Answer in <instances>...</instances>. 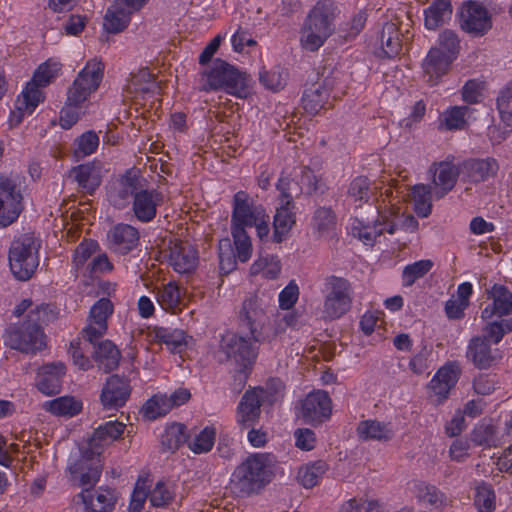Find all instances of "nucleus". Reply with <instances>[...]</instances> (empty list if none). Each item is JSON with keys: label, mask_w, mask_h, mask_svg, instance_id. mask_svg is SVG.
<instances>
[{"label": "nucleus", "mask_w": 512, "mask_h": 512, "mask_svg": "<svg viewBox=\"0 0 512 512\" xmlns=\"http://www.w3.org/2000/svg\"><path fill=\"white\" fill-rule=\"evenodd\" d=\"M201 91H223L244 99L250 94L251 78L246 72L217 58L199 72Z\"/></svg>", "instance_id": "1"}, {"label": "nucleus", "mask_w": 512, "mask_h": 512, "mask_svg": "<svg viewBox=\"0 0 512 512\" xmlns=\"http://www.w3.org/2000/svg\"><path fill=\"white\" fill-rule=\"evenodd\" d=\"M50 305L43 304L31 310L27 320L20 325L10 326L5 334L4 342L12 349L22 353L35 354L45 347V335L42 323L52 318Z\"/></svg>", "instance_id": "2"}, {"label": "nucleus", "mask_w": 512, "mask_h": 512, "mask_svg": "<svg viewBox=\"0 0 512 512\" xmlns=\"http://www.w3.org/2000/svg\"><path fill=\"white\" fill-rule=\"evenodd\" d=\"M61 63L49 59L42 63L34 72L33 78L27 83L21 95L15 101V109L11 112L10 122L12 125H18L23 118L31 115L44 96L42 87L49 85L59 74Z\"/></svg>", "instance_id": "3"}, {"label": "nucleus", "mask_w": 512, "mask_h": 512, "mask_svg": "<svg viewBox=\"0 0 512 512\" xmlns=\"http://www.w3.org/2000/svg\"><path fill=\"white\" fill-rule=\"evenodd\" d=\"M337 7L331 0H321L309 12L301 30L300 44L307 51H317L333 34Z\"/></svg>", "instance_id": "4"}, {"label": "nucleus", "mask_w": 512, "mask_h": 512, "mask_svg": "<svg viewBox=\"0 0 512 512\" xmlns=\"http://www.w3.org/2000/svg\"><path fill=\"white\" fill-rule=\"evenodd\" d=\"M271 464V454L255 453L248 456L232 474V489L243 495L255 492L265 485Z\"/></svg>", "instance_id": "5"}, {"label": "nucleus", "mask_w": 512, "mask_h": 512, "mask_svg": "<svg viewBox=\"0 0 512 512\" xmlns=\"http://www.w3.org/2000/svg\"><path fill=\"white\" fill-rule=\"evenodd\" d=\"M41 241L31 232L15 238L9 249V266L14 277L20 281L29 280L39 266Z\"/></svg>", "instance_id": "6"}, {"label": "nucleus", "mask_w": 512, "mask_h": 512, "mask_svg": "<svg viewBox=\"0 0 512 512\" xmlns=\"http://www.w3.org/2000/svg\"><path fill=\"white\" fill-rule=\"evenodd\" d=\"M270 217L261 206H255L250 201L249 195L244 191H238L233 197V209L231 214V228L255 227L258 237L263 240L268 238L270 232Z\"/></svg>", "instance_id": "7"}, {"label": "nucleus", "mask_w": 512, "mask_h": 512, "mask_svg": "<svg viewBox=\"0 0 512 512\" xmlns=\"http://www.w3.org/2000/svg\"><path fill=\"white\" fill-rule=\"evenodd\" d=\"M322 318L335 320L345 315L352 305L353 289L350 282L334 275L325 278Z\"/></svg>", "instance_id": "8"}, {"label": "nucleus", "mask_w": 512, "mask_h": 512, "mask_svg": "<svg viewBox=\"0 0 512 512\" xmlns=\"http://www.w3.org/2000/svg\"><path fill=\"white\" fill-rule=\"evenodd\" d=\"M237 318L240 331L250 335L254 342H264L268 339L263 331L267 312L261 297L256 294L247 296L237 312Z\"/></svg>", "instance_id": "9"}, {"label": "nucleus", "mask_w": 512, "mask_h": 512, "mask_svg": "<svg viewBox=\"0 0 512 512\" xmlns=\"http://www.w3.org/2000/svg\"><path fill=\"white\" fill-rule=\"evenodd\" d=\"M104 64L97 58L86 62L67 91L69 104H82L92 93L96 92L103 79Z\"/></svg>", "instance_id": "10"}, {"label": "nucleus", "mask_w": 512, "mask_h": 512, "mask_svg": "<svg viewBox=\"0 0 512 512\" xmlns=\"http://www.w3.org/2000/svg\"><path fill=\"white\" fill-rule=\"evenodd\" d=\"M23 208L20 179L12 176H0V227H7L14 223Z\"/></svg>", "instance_id": "11"}, {"label": "nucleus", "mask_w": 512, "mask_h": 512, "mask_svg": "<svg viewBox=\"0 0 512 512\" xmlns=\"http://www.w3.org/2000/svg\"><path fill=\"white\" fill-rule=\"evenodd\" d=\"M261 342H254L250 335H239L228 333L224 335L220 342V351L225 354L227 359L233 360L240 368H250L257 356Z\"/></svg>", "instance_id": "12"}, {"label": "nucleus", "mask_w": 512, "mask_h": 512, "mask_svg": "<svg viewBox=\"0 0 512 512\" xmlns=\"http://www.w3.org/2000/svg\"><path fill=\"white\" fill-rule=\"evenodd\" d=\"M68 470L75 485L91 489L99 481L102 472L100 452L84 449L80 458L71 464Z\"/></svg>", "instance_id": "13"}, {"label": "nucleus", "mask_w": 512, "mask_h": 512, "mask_svg": "<svg viewBox=\"0 0 512 512\" xmlns=\"http://www.w3.org/2000/svg\"><path fill=\"white\" fill-rule=\"evenodd\" d=\"M335 83L336 77L326 76L318 78L317 81L306 87L302 96L304 110L310 115H316L326 108Z\"/></svg>", "instance_id": "14"}, {"label": "nucleus", "mask_w": 512, "mask_h": 512, "mask_svg": "<svg viewBox=\"0 0 512 512\" xmlns=\"http://www.w3.org/2000/svg\"><path fill=\"white\" fill-rule=\"evenodd\" d=\"M266 391L263 388L247 390L242 396L236 410V422L240 430L256 426L261 413V405Z\"/></svg>", "instance_id": "15"}, {"label": "nucleus", "mask_w": 512, "mask_h": 512, "mask_svg": "<svg viewBox=\"0 0 512 512\" xmlns=\"http://www.w3.org/2000/svg\"><path fill=\"white\" fill-rule=\"evenodd\" d=\"M113 313V304L108 298L99 299L90 309L88 324L82 330V338L93 343L107 331V319Z\"/></svg>", "instance_id": "16"}, {"label": "nucleus", "mask_w": 512, "mask_h": 512, "mask_svg": "<svg viewBox=\"0 0 512 512\" xmlns=\"http://www.w3.org/2000/svg\"><path fill=\"white\" fill-rule=\"evenodd\" d=\"M460 26L470 34L482 36L491 29L492 20L483 5L469 1L460 10Z\"/></svg>", "instance_id": "17"}, {"label": "nucleus", "mask_w": 512, "mask_h": 512, "mask_svg": "<svg viewBox=\"0 0 512 512\" xmlns=\"http://www.w3.org/2000/svg\"><path fill=\"white\" fill-rule=\"evenodd\" d=\"M130 394L131 385L129 379L115 374L107 378L101 391L100 400L105 409L116 410L126 404Z\"/></svg>", "instance_id": "18"}, {"label": "nucleus", "mask_w": 512, "mask_h": 512, "mask_svg": "<svg viewBox=\"0 0 512 512\" xmlns=\"http://www.w3.org/2000/svg\"><path fill=\"white\" fill-rule=\"evenodd\" d=\"M353 236L357 237L366 245H373L376 238L384 232L394 234L396 225L391 219V214L379 212L373 225L365 224L359 219H355L351 226Z\"/></svg>", "instance_id": "19"}, {"label": "nucleus", "mask_w": 512, "mask_h": 512, "mask_svg": "<svg viewBox=\"0 0 512 512\" xmlns=\"http://www.w3.org/2000/svg\"><path fill=\"white\" fill-rule=\"evenodd\" d=\"M428 172L432 175L434 198L439 200L455 187L457 178L461 175V164L457 167L449 161L434 162Z\"/></svg>", "instance_id": "20"}, {"label": "nucleus", "mask_w": 512, "mask_h": 512, "mask_svg": "<svg viewBox=\"0 0 512 512\" xmlns=\"http://www.w3.org/2000/svg\"><path fill=\"white\" fill-rule=\"evenodd\" d=\"M163 203V194L157 189L139 188L132 200V212L141 223L153 221L157 215V208Z\"/></svg>", "instance_id": "21"}, {"label": "nucleus", "mask_w": 512, "mask_h": 512, "mask_svg": "<svg viewBox=\"0 0 512 512\" xmlns=\"http://www.w3.org/2000/svg\"><path fill=\"white\" fill-rule=\"evenodd\" d=\"M302 417L308 423H321L331 414V399L326 391L309 393L302 401Z\"/></svg>", "instance_id": "22"}, {"label": "nucleus", "mask_w": 512, "mask_h": 512, "mask_svg": "<svg viewBox=\"0 0 512 512\" xmlns=\"http://www.w3.org/2000/svg\"><path fill=\"white\" fill-rule=\"evenodd\" d=\"M139 231L132 225L119 223L107 234L110 249L120 255H126L139 244Z\"/></svg>", "instance_id": "23"}, {"label": "nucleus", "mask_w": 512, "mask_h": 512, "mask_svg": "<svg viewBox=\"0 0 512 512\" xmlns=\"http://www.w3.org/2000/svg\"><path fill=\"white\" fill-rule=\"evenodd\" d=\"M139 188L138 177L126 172L108 191V201L113 207L124 209L132 204Z\"/></svg>", "instance_id": "24"}, {"label": "nucleus", "mask_w": 512, "mask_h": 512, "mask_svg": "<svg viewBox=\"0 0 512 512\" xmlns=\"http://www.w3.org/2000/svg\"><path fill=\"white\" fill-rule=\"evenodd\" d=\"M499 164L493 157L471 158L461 163V175L472 183H480L497 175Z\"/></svg>", "instance_id": "25"}, {"label": "nucleus", "mask_w": 512, "mask_h": 512, "mask_svg": "<svg viewBox=\"0 0 512 512\" xmlns=\"http://www.w3.org/2000/svg\"><path fill=\"white\" fill-rule=\"evenodd\" d=\"M490 343L479 335L472 337L468 343L466 357L478 369L491 367L500 357L498 349H492Z\"/></svg>", "instance_id": "26"}, {"label": "nucleus", "mask_w": 512, "mask_h": 512, "mask_svg": "<svg viewBox=\"0 0 512 512\" xmlns=\"http://www.w3.org/2000/svg\"><path fill=\"white\" fill-rule=\"evenodd\" d=\"M65 373L66 367L62 362L42 366L36 376L37 389L47 396L59 393Z\"/></svg>", "instance_id": "27"}, {"label": "nucleus", "mask_w": 512, "mask_h": 512, "mask_svg": "<svg viewBox=\"0 0 512 512\" xmlns=\"http://www.w3.org/2000/svg\"><path fill=\"white\" fill-rule=\"evenodd\" d=\"M84 505L85 512H109L114 508L116 494L114 490L99 488L82 489L77 495Z\"/></svg>", "instance_id": "28"}, {"label": "nucleus", "mask_w": 512, "mask_h": 512, "mask_svg": "<svg viewBox=\"0 0 512 512\" xmlns=\"http://www.w3.org/2000/svg\"><path fill=\"white\" fill-rule=\"evenodd\" d=\"M452 62L451 56L444 55L439 48H431L422 63L427 82L431 85L437 84L448 72Z\"/></svg>", "instance_id": "29"}, {"label": "nucleus", "mask_w": 512, "mask_h": 512, "mask_svg": "<svg viewBox=\"0 0 512 512\" xmlns=\"http://www.w3.org/2000/svg\"><path fill=\"white\" fill-rule=\"evenodd\" d=\"M493 300L481 312V318H490L493 315L505 317L512 314V292L505 286L495 284L489 291Z\"/></svg>", "instance_id": "30"}, {"label": "nucleus", "mask_w": 512, "mask_h": 512, "mask_svg": "<svg viewBox=\"0 0 512 512\" xmlns=\"http://www.w3.org/2000/svg\"><path fill=\"white\" fill-rule=\"evenodd\" d=\"M169 262L176 272L189 274L197 267L198 253L189 244L175 243L170 248Z\"/></svg>", "instance_id": "31"}, {"label": "nucleus", "mask_w": 512, "mask_h": 512, "mask_svg": "<svg viewBox=\"0 0 512 512\" xmlns=\"http://www.w3.org/2000/svg\"><path fill=\"white\" fill-rule=\"evenodd\" d=\"M90 344L93 346V358L99 369L108 373L118 367L121 353L112 341L99 339Z\"/></svg>", "instance_id": "32"}, {"label": "nucleus", "mask_w": 512, "mask_h": 512, "mask_svg": "<svg viewBox=\"0 0 512 512\" xmlns=\"http://www.w3.org/2000/svg\"><path fill=\"white\" fill-rule=\"evenodd\" d=\"M294 203L287 199L286 203L281 204L276 209V213L273 219V235L272 239L275 243H281L284 241L292 227L296 223V215L294 212Z\"/></svg>", "instance_id": "33"}, {"label": "nucleus", "mask_w": 512, "mask_h": 512, "mask_svg": "<svg viewBox=\"0 0 512 512\" xmlns=\"http://www.w3.org/2000/svg\"><path fill=\"white\" fill-rule=\"evenodd\" d=\"M124 430L125 424L117 420L107 421L104 424L99 425L89 439L87 449L97 450L101 453L102 447L120 439Z\"/></svg>", "instance_id": "34"}, {"label": "nucleus", "mask_w": 512, "mask_h": 512, "mask_svg": "<svg viewBox=\"0 0 512 512\" xmlns=\"http://www.w3.org/2000/svg\"><path fill=\"white\" fill-rule=\"evenodd\" d=\"M357 436L362 441H388L394 432L389 423L368 419L360 421L356 428Z\"/></svg>", "instance_id": "35"}, {"label": "nucleus", "mask_w": 512, "mask_h": 512, "mask_svg": "<svg viewBox=\"0 0 512 512\" xmlns=\"http://www.w3.org/2000/svg\"><path fill=\"white\" fill-rule=\"evenodd\" d=\"M458 373L453 365H446L440 368L430 381V389L438 396V400L446 399L449 391L456 384Z\"/></svg>", "instance_id": "36"}, {"label": "nucleus", "mask_w": 512, "mask_h": 512, "mask_svg": "<svg viewBox=\"0 0 512 512\" xmlns=\"http://www.w3.org/2000/svg\"><path fill=\"white\" fill-rule=\"evenodd\" d=\"M155 339L167 346L172 352H182L187 347L192 337L186 335L181 329H173L168 327H156L154 329Z\"/></svg>", "instance_id": "37"}, {"label": "nucleus", "mask_w": 512, "mask_h": 512, "mask_svg": "<svg viewBox=\"0 0 512 512\" xmlns=\"http://www.w3.org/2000/svg\"><path fill=\"white\" fill-rule=\"evenodd\" d=\"M410 198L413 210L419 217L426 218L431 214L432 199H435L431 185L416 184L411 188Z\"/></svg>", "instance_id": "38"}, {"label": "nucleus", "mask_w": 512, "mask_h": 512, "mask_svg": "<svg viewBox=\"0 0 512 512\" xmlns=\"http://www.w3.org/2000/svg\"><path fill=\"white\" fill-rule=\"evenodd\" d=\"M452 14L450 0H435L424 10V24L429 30H436Z\"/></svg>", "instance_id": "39"}, {"label": "nucleus", "mask_w": 512, "mask_h": 512, "mask_svg": "<svg viewBox=\"0 0 512 512\" xmlns=\"http://www.w3.org/2000/svg\"><path fill=\"white\" fill-rule=\"evenodd\" d=\"M486 322L483 327V335L487 341L498 344L503 337L512 331V318L492 316L490 318H482Z\"/></svg>", "instance_id": "40"}, {"label": "nucleus", "mask_w": 512, "mask_h": 512, "mask_svg": "<svg viewBox=\"0 0 512 512\" xmlns=\"http://www.w3.org/2000/svg\"><path fill=\"white\" fill-rule=\"evenodd\" d=\"M78 185L88 194H92L101 183L100 169L93 163L79 165L73 169Z\"/></svg>", "instance_id": "41"}, {"label": "nucleus", "mask_w": 512, "mask_h": 512, "mask_svg": "<svg viewBox=\"0 0 512 512\" xmlns=\"http://www.w3.org/2000/svg\"><path fill=\"white\" fill-rule=\"evenodd\" d=\"M400 35L401 33L396 23L386 22L383 25L380 42L386 57L393 58L400 53L402 48Z\"/></svg>", "instance_id": "42"}, {"label": "nucleus", "mask_w": 512, "mask_h": 512, "mask_svg": "<svg viewBox=\"0 0 512 512\" xmlns=\"http://www.w3.org/2000/svg\"><path fill=\"white\" fill-rule=\"evenodd\" d=\"M414 493L420 503L429 509H439L445 502L446 497L436 486L419 482L415 485Z\"/></svg>", "instance_id": "43"}, {"label": "nucleus", "mask_w": 512, "mask_h": 512, "mask_svg": "<svg viewBox=\"0 0 512 512\" xmlns=\"http://www.w3.org/2000/svg\"><path fill=\"white\" fill-rule=\"evenodd\" d=\"M43 407L53 415L72 417L81 411L82 403L72 396H62L46 401Z\"/></svg>", "instance_id": "44"}, {"label": "nucleus", "mask_w": 512, "mask_h": 512, "mask_svg": "<svg viewBox=\"0 0 512 512\" xmlns=\"http://www.w3.org/2000/svg\"><path fill=\"white\" fill-rule=\"evenodd\" d=\"M327 469V463L325 461L318 460L301 466L297 473V479L305 488H312L317 485Z\"/></svg>", "instance_id": "45"}, {"label": "nucleus", "mask_w": 512, "mask_h": 512, "mask_svg": "<svg viewBox=\"0 0 512 512\" xmlns=\"http://www.w3.org/2000/svg\"><path fill=\"white\" fill-rule=\"evenodd\" d=\"M187 440L186 426L181 423H173L161 435V446L163 451L174 452Z\"/></svg>", "instance_id": "46"}, {"label": "nucleus", "mask_w": 512, "mask_h": 512, "mask_svg": "<svg viewBox=\"0 0 512 512\" xmlns=\"http://www.w3.org/2000/svg\"><path fill=\"white\" fill-rule=\"evenodd\" d=\"M131 15L112 4L103 20V27L108 33L117 34L127 28Z\"/></svg>", "instance_id": "47"}, {"label": "nucleus", "mask_w": 512, "mask_h": 512, "mask_svg": "<svg viewBox=\"0 0 512 512\" xmlns=\"http://www.w3.org/2000/svg\"><path fill=\"white\" fill-rule=\"evenodd\" d=\"M470 111L467 106H454L444 111L440 116V128L459 130L466 125V116Z\"/></svg>", "instance_id": "48"}, {"label": "nucleus", "mask_w": 512, "mask_h": 512, "mask_svg": "<svg viewBox=\"0 0 512 512\" xmlns=\"http://www.w3.org/2000/svg\"><path fill=\"white\" fill-rule=\"evenodd\" d=\"M336 226V216L331 208L319 207L315 210L312 227L319 236L329 235Z\"/></svg>", "instance_id": "49"}, {"label": "nucleus", "mask_w": 512, "mask_h": 512, "mask_svg": "<svg viewBox=\"0 0 512 512\" xmlns=\"http://www.w3.org/2000/svg\"><path fill=\"white\" fill-rule=\"evenodd\" d=\"M373 195L371 182L367 177L359 176L349 185L348 196L354 201L357 207L369 201Z\"/></svg>", "instance_id": "50"}, {"label": "nucleus", "mask_w": 512, "mask_h": 512, "mask_svg": "<svg viewBox=\"0 0 512 512\" xmlns=\"http://www.w3.org/2000/svg\"><path fill=\"white\" fill-rule=\"evenodd\" d=\"M170 410L171 403L166 395L153 396L142 407L143 416L148 420L165 416Z\"/></svg>", "instance_id": "51"}, {"label": "nucleus", "mask_w": 512, "mask_h": 512, "mask_svg": "<svg viewBox=\"0 0 512 512\" xmlns=\"http://www.w3.org/2000/svg\"><path fill=\"white\" fill-rule=\"evenodd\" d=\"M216 431L212 427H205L200 433L187 440L188 447L195 454L209 452L215 443Z\"/></svg>", "instance_id": "52"}, {"label": "nucleus", "mask_w": 512, "mask_h": 512, "mask_svg": "<svg viewBox=\"0 0 512 512\" xmlns=\"http://www.w3.org/2000/svg\"><path fill=\"white\" fill-rule=\"evenodd\" d=\"M433 267V262L423 259L407 265L402 272V282L405 287L412 286L418 279L424 277Z\"/></svg>", "instance_id": "53"}, {"label": "nucleus", "mask_w": 512, "mask_h": 512, "mask_svg": "<svg viewBox=\"0 0 512 512\" xmlns=\"http://www.w3.org/2000/svg\"><path fill=\"white\" fill-rule=\"evenodd\" d=\"M181 300L179 287L174 282H169L157 292V301L166 311H175Z\"/></svg>", "instance_id": "54"}, {"label": "nucleus", "mask_w": 512, "mask_h": 512, "mask_svg": "<svg viewBox=\"0 0 512 512\" xmlns=\"http://www.w3.org/2000/svg\"><path fill=\"white\" fill-rule=\"evenodd\" d=\"M496 106L501 120L512 126V80L499 91Z\"/></svg>", "instance_id": "55"}, {"label": "nucleus", "mask_w": 512, "mask_h": 512, "mask_svg": "<svg viewBox=\"0 0 512 512\" xmlns=\"http://www.w3.org/2000/svg\"><path fill=\"white\" fill-rule=\"evenodd\" d=\"M175 498V487L170 482H158L150 493L149 499L152 506L164 507Z\"/></svg>", "instance_id": "56"}, {"label": "nucleus", "mask_w": 512, "mask_h": 512, "mask_svg": "<svg viewBox=\"0 0 512 512\" xmlns=\"http://www.w3.org/2000/svg\"><path fill=\"white\" fill-rule=\"evenodd\" d=\"M474 503L479 512H493L495 509V493L491 485L481 482L476 486Z\"/></svg>", "instance_id": "57"}, {"label": "nucleus", "mask_w": 512, "mask_h": 512, "mask_svg": "<svg viewBox=\"0 0 512 512\" xmlns=\"http://www.w3.org/2000/svg\"><path fill=\"white\" fill-rule=\"evenodd\" d=\"M286 72L281 67H274L269 71L259 72V81L266 88L277 92L284 88L286 84Z\"/></svg>", "instance_id": "58"}, {"label": "nucleus", "mask_w": 512, "mask_h": 512, "mask_svg": "<svg viewBox=\"0 0 512 512\" xmlns=\"http://www.w3.org/2000/svg\"><path fill=\"white\" fill-rule=\"evenodd\" d=\"M231 234L236 249L237 258L241 262H247L252 254V243L246 229L231 228Z\"/></svg>", "instance_id": "59"}, {"label": "nucleus", "mask_w": 512, "mask_h": 512, "mask_svg": "<svg viewBox=\"0 0 512 512\" xmlns=\"http://www.w3.org/2000/svg\"><path fill=\"white\" fill-rule=\"evenodd\" d=\"M74 155L77 158H83L94 153L99 146V137L92 131H86L74 142Z\"/></svg>", "instance_id": "60"}, {"label": "nucleus", "mask_w": 512, "mask_h": 512, "mask_svg": "<svg viewBox=\"0 0 512 512\" xmlns=\"http://www.w3.org/2000/svg\"><path fill=\"white\" fill-rule=\"evenodd\" d=\"M262 272L266 278L275 279L281 272V264L276 256L260 257L251 266V273Z\"/></svg>", "instance_id": "61"}, {"label": "nucleus", "mask_w": 512, "mask_h": 512, "mask_svg": "<svg viewBox=\"0 0 512 512\" xmlns=\"http://www.w3.org/2000/svg\"><path fill=\"white\" fill-rule=\"evenodd\" d=\"M158 88L153 75L147 68L140 69L131 78L129 89L135 93H150Z\"/></svg>", "instance_id": "62"}, {"label": "nucleus", "mask_w": 512, "mask_h": 512, "mask_svg": "<svg viewBox=\"0 0 512 512\" xmlns=\"http://www.w3.org/2000/svg\"><path fill=\"white\" fill-rule=\"evenodd\" d=\"M437 48L443 51L444 55L451 56L453 61L457 57L460 48L458 35L453 30H444L439 34Z\"/></svg>", "instance_id": "63"}, {"label": "nucleus", "mask_w": 512, "mask_h": 512, "mask_svg": "<svg viewBox=\"0 0 512 512\" xmlns=\"http://www.w3.org/2000/svg\"><path fill=\"white\" fill-rule=\"evenodd\" d=\"M99 245L93 240L82 241L74 251L73 263L77 270L82 268L85 263L92 257L97 251Z\"/></svg>", "instance_id": "64"}]
</instances>
